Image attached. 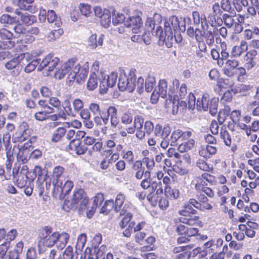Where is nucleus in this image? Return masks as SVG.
<instances>
[{"instance_id": "1", "label": "nucleus", "mask_w": 259, "mask_h": 259, "mask_svg": "<svg viewBox=\"0 0 259 259\" xmlns=\"http://www.w3.org/2000/svg\"><path fill=\"white\" fill-rule=\"evenodd\" d=\"M89 68L88 62H85L81 67L74 59H70L62 65L59 63V66L56 68L54 76L56 78L61 79L68 74L70 78L79 81L87 76Z\"/></svg>"}, {"instance_id": "2", "label": "nucleus", "mask_w": 259, "mask_h": 259, "mask_svg": "<svg viewBox=\"0 0 259 259\" xmlns=\"http://www.w3.org/2000/svg\"><path fill=\"white\" fill-rule=\"evenodd\" d=\"M178 29L185 30V18H180V20L177 16H172L165 22L164 31L161 26H158L154 33L160 41L166 40L170 45L169 42L173 40V31Z\"/></svg>"}, {"instance_id": "3", "label": "nucleus", "mask_w": 259, "mask_h": 259, "mask_svg": "<svg viewBox=\"0 0 259 259\" xmlns=\"http://www.w3.org/2000/svg\"><path fill=\"white\" fill-rule=\"evenodd\" d=\"M194 182L196 190L198 192H204L209 198L213 197L214 194L212 190L207 187L206 182L213 184L215 182V178L207 173H203L201 176L196 177Z\"/></svg>"}, {"instance_id": "4", "label": "nucleus", "mask_w": 259, "mask_h": 259, "mask_svg": "<svg viewBox=\"0 0 259 259\" xmlns=\"http://www.w3.org/2000/svg\"><path fill=\"white\" fill-rule=\"evenodd\" d=\"M208 95L207 94H203L201 98L197 99L196 104V98L195 96L190 93L186 101H182L181 104L182 106L187 107L188 108L193 109L196 105V108L198 110L208 111Z\"/></svg>"}, {"instance_id": "5", "label": "nucleus", "mask_w": 259, "mask_h": 259, "mask_svg": "<svg viewBox=\"0 0 259 259\" xmlns=\"http://www.w3.org/2000/svg\"><path fill=\"white\" fill-rule=\"evenodd\" d=\"M58 232L52 233L48 227H46L41 231L38 247L42 249L45 247H52L56 243L58 237Z\"/></svg>"}, {"instance_id": "6", "label": "nucleus", "mask_w": 259, "mask_h": 259, "mask_svg": "<svg viewBox=\"0 0 259 259\" xmlns=\"http://www.w3.org/2000/svg\"><path fill=\"white\" fill-rule=\"evenodd\" d=\"M179 80L175 79L172 81V85L170 86L168 92L170 100L179 101V100L185 99L187 94V87L184 83L182 84L180 88H179Z\"/></svg>"}, {"instance_id": "7", "label": "nucleus", "mask_w": 259, "mask_h": 259, "mask_svg": "<svg viewBox=\"0 0 259 259\" xmlns=\"http://www.w3.org/2000/svg\"><path fill=\"white\" fill-rule=\"evenodd\" d=\"M144 119L141 116H137L135 117V124L137 127L136 137L141 140L143 139L145 134L149 135L153 131L154 127L153 123L150 121H146L144 123V131L143 130V124Z\"/></svg>"}, {"instance_id": "8", "label": "nucleus", "mask_w": 259, "mask_h": 259, "mask_svg": "<svg viewBox=\"0 0 259 259\" xmlns=\"http://www.w3.org/2000/svg\"><path fill=\"white\" fill-rule=\"evenodd\" d=\"M135 80L136 78L133 72H131L128 76L125 74H120L118 79V88L121 91L132 92L136 88Z\"/></svg>"}, {"instance_id": "9", "label": "nucleus", "mask_w": 259, "mask_h": 259, "mask_svg": "<svg viewBox=\"0 0 259 259\" xmlns=\"http://www.w3.org/2000/svg\"><path fill=\"white\" fill-rule=\"evenodd\" d=\"M53 193L54 196L59 195H67L73 187V182L70 180L52 181Z\"/></svg>"}, {"instance_id": "10", "label": "nucleus", "mask_w": 259, "mask_h": 259, "mask_svg": "<svg viewBox=\"0 0 259 259\" xmlns=\"http://www.w3.org/2000/svg\"><path fill=\"white\" fill-rule=\"evenodd\" d=\"M40 62L37 68L38 71L45 69L47 71L50 72L59 66L60 59L55 56L53 54L50 53L40 61Z\"/></svg>"}, {"instance_id": "11", "label": "nucleus", "mask_w": 259, "mask_h": 259, "mask_svg": "<svg viewBox=\"0 0 259 259\" xmlns=\"http://www.w3.org/2000/svg\"><path fill=\"white\" fill-rule=\"evenodd\" d=\"M89 199L83 190L78 189L74 191L71 203L74 207H78L79 209L83 211L87 208Z\"/></svg>"}, {"instance_id": "12", "label": "nucleus", "mask_w": 259, "mask_h": 259, "mask_svg": "<svg viewBox=\"0 0 259 259\" xmlns=\"http://www.w3.org/2000/svg\"><path fill=\"white\" fill-rule=\"evenodd\" d=\"M26 55L28 56L29 54L21 53L18 56L11 59L6 63V68L9 70L17 68V71H18L19 69H21L23 65H25L26 63L28 61L27 58L25 59ZM19 73V71H17L16 75Z\"/></svg>"}, {"instance_id": "13", "label": "nucleus", "mask_w": 259, "mask_h": 259, "mask_svg": "<svg viewBox=\"0 0 259 259\" xmlns=\"http://www.w3.org/2000/svg\"><path fill=\"white\" fill-rule=\"evenodd\" d=\"M30 134V130L26 122H23L19 126L18 129L12 136V141L14 143L22 142L26 140Z\"/></svg>"}, {"instance_id": "14", "label": "nucleus", "mask_w": 259, "mask_h": 259, "mask_svg": "<svg viewBox=\"0 0 259 259\" xmlns=\"http://www.w3.org/2000/svg\"><path fill=\"white\" fill-rule=\"evenodd\" d=\"M95 15L98 18L101 25L103 27H108L111 23L110 12L106 9H102L100 7L94 8Z\"/></svg>"}, {"instance_id": "15", "label": "nucleus", "mask_w": 259, "mask_h": 259, "mask_svg": "<svg viewBox=\"0 0 259 259\" xmlns=\"http://www.w3.org/2000/svg\"><path fill=\"white\" fill-rule=\"evenodd\" d=\"M117 73L112 72L106 78V75L102 78H99L100 90L102 94L106 93L109 87H113L116 83Z\"/></svg>"}, {"instance_id": "16", "label": "nucleus", "mask_w": 259, "mask_h": 259, "mask_svg": "<svg viewBox=\"0 0 259 259\" xmlns=\"http://www.w3.org/2000/svg\"><path fill=\"white\" fill-rule=\"evenodd\" d=\"M13 33L6 28L0 29V49H10L14 46Z\"/></svg>"}, {"instance_id": "17", "label": "nucleus", "mask_w": 259, "mask_h": 259, "mask_svg": "<svg viewBox=\"0 0 259 259\" xmlns=\"http://www.w3.org/2000/svg\"><path fill=\"white\" fill-rule=\"evenodd\" d=\"M65 150L72 155H82L85 153L87 148L84 145H81L80 140L72 139Z\"/></svg>"}, {"instance_id": "18", "label": "nucleus", "mask_w": 259, "mask_h": 259, "mask_svg": "<svg viewBox=\"0 0 259 259\" xmlns=\"http://www.w3.org/2000/svg\"><path fill=\"white\" fill-rule=\"evenodd\" d=\"M192 135V132L188 131L183 132L180 130H174L169 139L171 146H176L178 145L179 141H183L189 139Z\"/></svg>"}, {"instance_id": "19", "label": "nucleus", "mask_w": 259, "mask_h": 259, "mask_svg": "<svg viewBox=\"0 0 259 259\" xmlns=\"http://www.w3.org/2000/svg\"><path fill=\"white\" fill-rule=\"evenodd\" d=\"M31 143L26 142L23 145L18 146L19 150L17 154L18 160L21 161L23 163H26L30 158Z\"/></svg>"}, {"instance_id": "20", "label": "nucleus", "mask_w": 259, "mask_h": 259, "mask_svg": "<svg viewBox=\"0 0 259 259\" xmlns=\"http://www.w3.org/2000/svg\"><path fill=\"white\" fill-rule=\"evenodd\" d=\"M125 25L131 28L133 33L137 34L141 32L143 22L140 16H132L127 20Z\"/></svg>"}, {"instance_id": "21", "label": "nucleus", "mask_w": 259, "mask_h": 259, "mask_svg": "<svg viewBox=\"0 0 259 259\" xmlns=\"http://www.w3.org/2000/svg\"><path fill=\"white\" fill-rule=\"evenodd\" d=\"M239 63V61L236 59L228 60L223 69V73L229 77L234 76L235 73V69L238 66Z\"/></svg>"}, {"instance_id": "22", "label": "nucleus", "mask_w": 259, "mask_h": 259, "mask_svg": "<svg viewBox=\"0 0 259 259\" xmlns=\"http://www.w3.org/2000/svg\"><path fill=\"white\" fill-rule=\"evenodd\" d=\"M154 133L156 137L165 139L169 137L171 133V127L167 125L163 127L161 125L158 124L154 128Z\"/></svg>"}, {"instance_id": "23", "label": "nucleus", "mask_w": 259, "mask_h": 259, "mask_svg": "<svg viewBox=\"0 0 259 259\" xmlns=\"http://www.w3.org/2000/svg\"><path fill=\"white\" fill-rule=\"evenodd\" d=\"M104 200V196L101 193L97 194L94 197V203L91 208L89 209L88 208V210L86 212L88 218H91L93 215L97 207L98 206H100Z\"/></svg>"}, {"instance_id": "24", "label": "nucleus", "mask_w": 259, "mask_h": 259, "mask_svg": "<svg viewBox=\"0 0 259 259\" xmlns=\"http://www.w3.org/2000/svg\"><path fill=\"white\" fill-rule=\"evenodd\" d=\"M11 136L9 132H6L3 134V141L5 146L6 155L8 160H11L13 156V150H11V145L10 143Z\"/></svg>"}, {"instance_id": "25", "label": "nucleus", "mask_w": 259, "mask_h": 259, "mask_svg": "<svg viewBox=\"0 0 259 259\" xmlns=\"http://www.w3.org/2000/svg\"><path fill=\"white\" fill-rule=\"evenodd\" d=\"M218 151V148L215 146L207 145L205 147H202L199 151V155L205 158H209L212 155H215Z\"/></svg>"}, {"instance_id": "26", "label": "nucleus", "mask_w": 259, "mask_h": 259, "mask_svg": "<svg viewBox=\"0 0 259 259\" xmlns=\"http://www.w3.org/2000/svg\"><path fill=\"white\" fill-rule=\"evenodd\" d=\"M248 46L244 40H241L239 45H236L232 48L231 54L233 57H240L242 54L247 50Z\"/></svg>"}, {"instance_id": "27", "label": "nucleus", "mask_w": 259, "mask_h": 259, "mask_svg": "<svg viewBox=\"0 0 259 259\" xmlns=\"http://www.w3.org/2000/svg\"><path fill=\"white\" fill-rule=\"evenodd\" d=\"M198 199L199 200L198 210L204 211L212 209V205L209 202L208 199L204 195H199Z\"/></svg>"}, {"instance_id": "28", "label": "nucleus", "mask_w": 259, "mask_h": 259, "mask_svg": "<svg viewBox=\"0 0 259 259\" xmlns=\"http://www.w3.org/2000/svg\"><path fill=\"white\" fill-rule=\"evenodd\" d=\"M58 236L56 242L57 246L60 249H62L66 245L70 236L68 233L62 232L61 234L58 233Z\"/></svg>"}, {"instance_id": "29", "label": "nucleus", "mask_w": 259, "mask_h": 259, "mask_svg": "<svg viewBox=\"0 0 259 259\" xmlns=\"http://www.w3.org/2000/svg\"><path fill=\"white\" fill-rule=\"evenodd\" d=\"M103 35H101L99 36L97 40V36L96 34H92L90 36L88 39V46L91 49H95L98 46H102L103 44Z\"/></svg>"}, {"instance_id": "30", "label": "nucleus", "mask_w": 259, "mask_h": 259, "mask_svg": "<svg viewBox=\"0 0 259 259\" xmlns=\"http://www.w3.org/2000/svg\"><path fill=\"white\" fill-rule=\"evenodd\" d=\"M179 219L180 222L189 226H194L201 223L199 217L196 215H190L188 217H180Z\"/></svg>"}, {"instance_id": "31", "label": "nucleus", "mask_w": 259, "mask_h": 259, "mask_svg": "<svg viewBox=\"0 0 259 259\" xmlns=\"http://www.w3.org/2000/svg\"><path fill=\"white\" fill-rule=\"evenodd\" d=\"M243 34L244 38L247 40L254 38L259 35V29L256 26L251 27L249 29H245Z\"/></svg>"}, {"instance_id": "32", "label": "nucleus", "mask_w": 259, "mask_h": 259, "mask_svg": "<svg viewBox=\"0 0 259 259\" xmlns=\"http://www.w3.org/2000/svg\"><path fill=\"white\" fill-rule=\"evenodd\" d=\"M164 193L165 196L170 199H176L180 195V192L178 189H172L169 186L165 187Z\"/></svg>"}, {"instance_id": "33", "label": "nucleus", "mask_w": 259, "mask_h": 259, "mask_svg": "<svg viewBox=\"0 0 259 259\" xmlns=\"http://www.w3.org/2000/svg\"><path fill=\"white\" fill-rule=\"evenodd\" d=\"M167 83L165 79H160L159 81L158 89H156L158 92L163 98L166 97L167 95Z\"/></svg>"}, {"instance_id": "34", "label": "nucleus", "mask_w": 259, "mask_h": 259, "mask_svg": "<svg viewBox=\"0 0 259 259\" xmlns=\"http://www.w3.org/2000/svg\"><path fill=\"white\" fill-rule=\"evenodd\" d=\"M47 20L50 23H54L55 25L57 27H60L62 23L61 21L57 19V16L55 12L53 10H49L47 13Z\"/></svg>"}, {"instance_id": "35", "label": "nucleus", "mask_w": 259, "mask_h": 259, "mask_svg": "<svg viewBox=\"0 0 259 259\" xmlns=\"http://www.w3.org/2000/svg\"><path fill=\"white\" fill-rule=\"evenodd\" d=\"M125 195L122 193H119L115 198L114 208L116 212L121 209V207L123 205V202L125 200Z\"/></svg>"}, {"instance_id": "36", "label": "nucleus", "mask_w": 259, "mask_h": 259, "mask_svg": "<svg viewBox=\"0 0 259 259\" xmlns=\"http://www.w3.org/2000/svg\"><path fill=\"white\" fill-rule=\"evenodd\" d=\"M216 34V33L214 32V30H211V29L204 32V37L207 45L211 46L213 44L214 41V37Z\"/></svg>"}, {"instance_id": "37", "label": "nucleus", "mask_w": 259, "mask_h": 259, "mask_svg": "<svg viewBox=\"0 0 259 259\" xmlns=\"http://www.w3.org/2000/svg\"><path fill=\"white\" fill-rule=\"evenodd\" d=\"M219 103L218 98H213L210 100L208 98V110L212 115H215L217 112V108Z\"/></svg>"}, {"instance_id": "38", "label": "nucleus", "mask_w": 259, "mask_h": 259, "mask_svg": "<svg viewBox=\"0 0 259 259\" xmlns=\"http://www.w3.org/2000/svg\"><path fill=\"white\" fill-rule=\"evenodd\" d=\"M100 63L96 61L94 62L91 68V74L92 75L99 76V78H102L104 76L105 73L102 70L99 69Z\"/></svg>"}, {"instance_id": "39", "label": "nucleus", "mask_w": 259, "mask_h": 259, "mask_svg": "<svg viewBox=\"0 0 259 259\" xmlns=\"http://www.w3.org/2000/svg\"><path fill=\"white\" fill-rule=\"evenodd\" d=\"M58 259H77V256L74 254L72 247L68 246Z\"/></svg>"}, {"instance_id": "40", "label": "nucleus", "mask_w": 259, "mask_h": 259, "mask_svg": "<svg viewBox=\"0 0 259 259\" xmlns=\"http://www.w3.org/2000/svg\"><path fill=\"white\" fill-rule=\"evenodd\" d=\"M15 22V18L8 14H3L0 16V23L4 26L13 25Z\"/></svg>"}, {"instance_id": "41", "label": "nucleus", "mask_w": 259, "mask_h": 259, "mask_svg": "<svg viewBox=\"0 0 259 259\" xmlns=\"http://www.w3.org/2000/svg\"><path fill=\"white\" fill-rule=\"evenodd\" d=\"M134 210L135 208L131 203L128 201H126L124 205L121 207V209L118 211V212H119L120 215H121L133 214L132 212Z\"/></svg>"}, {"instance_id": "42", "label": "nucleus", "mask_w": 259, "mask_h": 259, "mask_svg": "<svg viewBox=\"0 0 259 259\" xmlns=\"http://www.w3.org/2000/svg\"><path fill=\"white\" fill-rule=\"evenodd\" d=\"M195 141L193 139H190L187 142L180 144L178 147V150L183 153L192 149L194 145Z\"/></svg>"}, {"instance_id": "43", "label": "nucleus", "mask_w": 259, "mask_h": 259, "mask_svg": "<svg viewBox=\"0 0 259 259\" xmlns=\"http://www.w3.org/2000/svg\"><path fill=\"white\" fill-rule=\"evenodd\" d=\"M181 31H182L180 29H178L177 31H173V40L171 41V42H169L170 44V45H168L169 42H167L166 40L165 41H161L163 43L165 44V45L168 47L170 48L171 47L172 44L174 41H175L177 43H180L182 40V36L181 34Z\"/></svg>"}, {"instance_id": "44", "label": "nucleus", "mask_w": 259, "mask_h": 259, "mask_svg": "<svg viewBox=\"0 0 259 259\" xmlns=\"http://www.w3.org/2000/svg\"><path fill=\"white\" fill-rule=\"evenodd\" d=\"M220 138L223 141L225 145L230 147L232 143L231 137L227 130L221 129L220 132Z\"/></svg>"}, {"instance_id": "45", "label": "nucleus", "mask_w": 259, "mask_h": 259, "mask_svg": "<svg viewBox=\"0 0 259 259\" xmlns=\"http://www.w3.org/2000/svg\"><path fill=\"white\" fill-rule=\"evenodd\" d=\"M66 131L64 127H58L54 133L52 141L54 142L59 141L64 137Z\"/></svg>"}, {"instance_id": "46", "label": "nucleus", "mask_w": 259, "mask_h": 259, "mask_svg": "<svg viewBox=\"0 0 259 259\" xmlns=\"http://www.w3.org/2000/svg\"><path fill=\"white\" fill-rule=\"evenodd\" d=\"M21 21L27 25H30L36 21V17L27 13L21 14Z\"/></svg>"}, {"instance_id": "47", "label": "nucleus", "mask_w": 259, "mask_h": 259, "mask_svg": "<svg viewBox=\"0 0 259 259\" xmlns=\"http://www.w3.org/2000/svg\"><path fill=\"white\" fill-rule=\"evenodd\" d=\"M64 33L62 29H58L51 31L47 35V39L49 41H53L59 38Z\"/></svg>"}, {"instance_id": "48", "label": "nucleus", "mask_w": 259, "mask_h": 259, "mask_svg": "<svg viewBox=\"0 0 259 259\" xmlns=\"http://www.w3.org/2000/svg\"><path fill=\"white\" fill-rule=\"evenodd\" d=\"M64 171V168L60 166H56L53 169L52 178L53 181L61 180L62 175Z\"/></svg>"}, {"instance_id": "49", "label": "nucleus", "mask_w": 259, "mask_h": 259, "mask_svg": "<svg viewBox=\"0 0 259 259\" xmlns=\"http://www.w3.org/2000/svg\"><path fill=\"white\" fill-rule=\"evenodd\" d=\"M34 0H19L18 7L22 10L30 11Z\"/></svg>"}, {"instance_id": "50", "label": "nucleus", "mask_w": 259, "mask_h": 259, "mask_svg": "<svg viewBox=\"0 0 259 259\" xmlns=\"http://www.w3.org/2000/svg\"><path fill=\"white\" fill-rule=\"evenodd\" d=\"M87 239V235L84 233H82L78 236L76 244V248L78 250H81L84 248Z\"/></svg>"}, {"instance_id": "51", "label": "nucleus", "mask_w": 259, "mask_h": 259, "mask_svg": "<svg viewBox=\"0 0 259 259\" xmlns=\"http://www.w3.org/2000/svg\"><path fill=\"white\" fill-rule=\"evenodd\" d=\"M155 85V79L153 76H149L146 79L145 87V90L147 92H150L152 91Z\"/></svg>"}, {"instance_id": "52", "label": "nucleus", "mask_w": 259, "mask_h": 259, "mask_svg": "<svg viewBox=\"0 0 259 259\" xmlns=\"http://www.w3.org/2000/svg\"><path fill=\"white\" fill-rule=\"evenodd\" d=\"M98 80H99V76L91 75L88 80L87 86L90 90H93L98 86Z\"/></svg>"}, {"instance_id": "53", "label": "nucleus", "mask_w": 259, "mask_h": 259, "mask_svg": "<svg viewBox=\"0 0 259 259\" xmlns=\"http://www.w3.org/2000/svg\"><path fill=\"white\" fill-rule=\"evenodd\" d=\"M53 112L41 110L34 114V118L36 120L38 121H44L48 119L49 117V114Z\"/></svg>"}, {"instance_id": "54", "label": "nucleus", "mask_w": 259, "mask_h": 259, "mask_svg": "<svg viewBox=\"0 0 259 259\" xmlns=\"http://www.w3.org/2000/svg\"><path fill=\"white\" fill-rule=\"evenodd\" d=\"M257 54V51L254 49L247 52L244 57V62H255L254 59Z\"/></svg>"}, {"instance_id": "55", "label": "nucleus", "mask_w": 259, "mask_h": 259, "mask_svg": "<svg viewBox=\"0 0 259 259\" xmlns=\"http://www.w3.org/2000/svg\"><path fill=\"white\" fill-rule=\"evenodd\" d=\"M222 10L218 3H215L212 7V14L210 15L211 20H215L216 18H219L222 14Z\"/></svg>"}, {"instance_id": "56", "label": "nucleus", "mask_w": 259, "mask_h": 259, "mask_svg": "<svg viewBox=\"0 0 259 259\" xmlns=\"http://www.w3.org/2000/svg\"><path fill=\"white\" fill-rule=\"evenodd\" d=\"M125 20L124 15L119 12H114L112 23L114 25H118L122 23Z\"/></svg>"}, {"instance_id": "57", "label": "nucleus", "mask_w": 259, "mask_h": 259, "mask_svg": "<svg viewBox=\"0 0 259 259\" xmlns=\"http://www.w3.org/2000/svg\"><path fill=\"white\" fill-rule=\"evenodd\" d=\"M40 59H35L28 63L25 67L24 70L27 73H30L34 70L37 65L40 64Z\"/></svg>"}, {"instance_id": "58", "label": "nucleus", "mask_w": 259, "mask_h": 259, "mask_svg": "<svg viewBox=\"0 0 259 259\" xmlns=\"http://www.w3.org/2000/svg\"><path fill=\"white\" fill-rule=\"evenodd\" d=\"M211 56L213 60L218 61V64L219 65H223V60H221V55L220 54V49H211Z\"/></svg>"}, {"instance_id": "59", "label": "nucleus", "mask_w": 259, "mask_h": 259, "mask_svg": "<svg viewBox=\"0 0 259 259\" xmlns=\"http://www.w3.org/2000/svg\"><path fill=\"white\" fill-rule=\"evenodd\" d=\"M122 155L123 159L126 160L128 163L131 164L134 162L135 156L132 151L123 150Z\"/></svg>"}, {"instance_id": "60", "label": "nucleus", "mask_w": 259, "mask_h": 259, "mask_svg": "<svg viewBox=\"0 0 259 259\" xmlns=\"http://www.w3.org/2000/svg\"><path fill=\"white\" fill-rule=\"evenodd\" d=\"M238 227L239 231L242 232L245 231V234L247 237L252 238L255 236V230L250 228H248L246 225H240Z\"/></svg>"}, {"instance_id": "61", "label": "nucleus", "mask_w": 259, "mask_h": 259, "mask_svg": "<svg viewBox=\"0 0 259 259\" xmlns=\"http://www.w3.org/2000/svg\"><path fill=\"white\" fill-rule=\"evenodd\" d=\"M113 207V200L106 201L104 205L100 209V212L104 214H107L111 208Z\"/></svg>"}, {"instance_id": "62", "label": "nucleus", "mask_w": 259, "mask_h": 259, "mask_svg": "<svg viewBox=\"0 0 259 259\" xmlns=\"http://www.w3.org/2000/svg\"><path fill=\"white\" fill-rule=\"evenodd\" d=\"M229 111L228 109L221 110L218 115V120L220 124H222L226 120L229 115Z\"/></svg>"}, {"instance_id": "63", "label": "nucleus", "mask_w": 259, "mask_h": 259, "mask_svg": "<svg viewBox=\"0 0 259 259\" xmlns=\"http://www.w3.org/2000/svg\"><path fill=\"white\" fill-rule=\"evenodd\" d=\"M123 215L124 217L122 219V220L119 223L120 227L122 229H124L127 225L130 224V223H132L133 222L131 221L132 218L133 217V214H127Z\"/></svg>"}, {"instance_id": "64", "label": "nucleus", "mask_w": 259, "mask_h": 259, "mask_svg": "<svg viewBox=\"0 0 259 259\" xmlns=\"http://www.w3.org/2000/svg\"><path fill=\"white\" fill-rule=\"evenodd\" d=\"M72 106L75 112L79 113L83 107V103L79 99H75L72 101Z\"/></svg>"}]
</instances>
